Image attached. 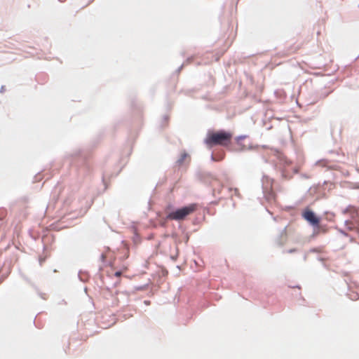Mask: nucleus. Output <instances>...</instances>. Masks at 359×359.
Returning a JSON list of instances; mask_svg holds the SVG:
<instances>
[{
  "mask_svg": "<svg viewBox=\"0 0 359 359\" xmlns=\"http://www.w3.org/2000/svg\"><path fill=\"white\" fill-rule=\"evenodd\" d=\"M121 271H116L115 273V276H117V277L121 276Z\"/></svg>",
  "mask_w": 359,
  "mask_h": 359,
  "instance_id": "nucleus-5",
  "label": "nucleus"
},
{
  "mask_svg": "<svg viewBox=\"0 0 359 359\" xmlns=\"http://www.w3.org/2000/svg\"><path fill=\"white\" fill-rule=\"evenodd\" d=\"M302 217L313 226H318L319 225L320 219L309 208L303 211Z\"/></svg>",
  "mask_w": 359,
  "mask_h": 359,
  "instance_id": "nucleus-3",
  "label": "nucleus"
},
{
  "mask_svg": "<svg viewBox=\"0 0 359 359\" xmlns=\"http://www.w3.org/2000/svg\"><path fill=\"white\" fill-rule=\"evenodd\" d=\"M233 135L230 132L219 130L210 133L205 139V143L210 147L219 145L227 147L231 142Z\"/></svg>",
  "mask_w": 359,
  "mask_h": 359,
  "instance_id": "nucleus-1",
  "label": "nucleus"
},
{
  "mask_svg": "<svg viewBox=\"0 0 359 359\" xmlns=\"http://www.w3.org/2000/svg\"><path fill=\"white\" fill-rule=\"evenodd\" d=\"M187 158H189V155L186 153H183L181 154V156L177 162L180 165H182Z\"/></svg>",
  "mask_w": 359,
  "mask_h": 359,
  "instance_id": "nucleus-4",
  "label": "nucleus"
},
{
  "mask_svg": "<svg viewBox=\"0 0 359 359\" xmlns=\"http://www.w3.org/2000/svg\"><path fill=\"white\" fill-rule=\"evenodd\" d=\"M198 208V205L196 203H191L189 204L187 206L179 208L175 211H172L170 212L167 215V219L170 220H183L188 215H191L194 212L196 211Z\"/></svg>",
  "mask_w": 359,
  "mask_h": 359,
  "instance_id": "nucleus-2",
  "label": "nucleus"
}]
</instances>
